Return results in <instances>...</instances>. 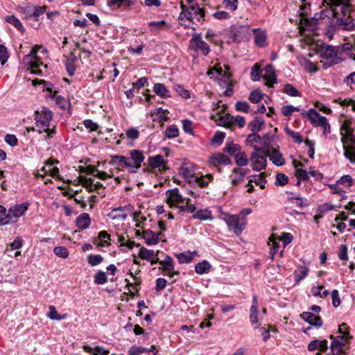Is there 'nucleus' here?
Masks as SVG:
<instances>
[{
	"instance_id": "obj_1",
	"label": "nucleus",
	"mask_w": 355,
	"mask_h": 355,
	"mask_svg": "<svg viewBox=\"0 0 355 355\" xmlns=\"http://www.w3.org/2000/svg\"><path fill=\"white\" fill-rule=\"evenodd\" d=\"M53 113L47 107H42L40 110L35 112V126L40 133H46V139L53 138L55 134V126L50 128Z\"/></svg>"
},
{
	"instance_id": "obj_2",
	"label": "nucleus",
	"mask_w": 355,
	"mask_h": 355,
	"mask_svg": "<svg viewBox=\"0 0 355 355\" xmlns=\"http://www.w3.org/2000/svg\"><path fill=\"white\" fill-rule=\"evenodd\" d=\"M329 7L324 11V16L330 18H341L347 16L351 11L350 0H328Z\"/></svg>"
},
{
	"instance_id": "obj_3",
	"label": "nucleus",
	"mask_w": 355,
	"mask_h": 355,
	"mask_svg": "<svg viewBox=\"0 0 355 355\" xmlns=\"http://www.w3.org/2000/svg\"><path fill=\"white\" fill-rule=\"evenodd\" d=\"M254 151L251 153L250 160L252 163V169L259 171L263 169L267 163V157L270 149H265L257 146H253Z\"/></svg>"
},
{
	"instance_id": "obj_4",
	"label": "nucleus",
	"mask_w": 355,
	"mask_h": 355,
	"mask_svg": "<svg viewBox=\"0 0 355 355\" xmlns=\"http://www.w3.org/2000/svg\"><path fill=\"white\" fill-rule=\"evenodd\" d=\"M340 135L345 156L351 162L355 163V137L353 135V131H341Z\"/></svg>"
},
{
	"instance_id": "obj_5",
	"label": "nucleus",
	"mask_w": 355,
	"mask_h": 355,
	"mask_svg": "<svg viewBox=\"0 0 355 355\" xmlns=\"http://www.w3.org/2000/svg\"><path fill=\"white\" fill-rule=\"evenodd\" d=\"M223 220L226 223L230 230H232L236 235L240 234L245 228V219L240 218L238 215L223 214Z\"/></svg>"
},
{
	"instance_id": "obj_6",
	"label": "nucleus",
	"mask_w": 355,
	"mask_h": 355,
	"mask_svg": "<svg viewBox=\"0 0 355 355\" xmlns=\"http://www.w3.org/2000/svg\"><path fill=\"white\" fill-rule=\"evenodd\" d=\"M229 35L233 42H241L249 38L250 27L248 25H233L230 28Z\"/></svg>"
},
{
	"instance_id": "obj_7",
	"label": "nucleus",
	"mask_w": 355,
	"mask_h": 355,
	"mask_svg": "<svg viewBox=\"0 0 355 355\" xmlns=\"http://www.w3.org/2000/svg\"><path fill=\"white\" fill-rule=\"evenodd\" d=\"M321 57L326 60L323 64L325 69L339 62L337 50L332 46L327 45L324 47L321 53Z\"/></svg>"
},
{
	"instance_id": "obj_8",
	"label": "nucleus",
	"mask_w": 355,
	"mask_h": 355,
	"mask_svg": "<svg viewBox=\"0 0 355 355\" xmlns=\"http://www.w3.org/2000/svg\"><path fill=\"white\" fill-rule=\"evenodd\" d=\"M28 204L27 202L12 206L7 212L6 219L9 220V224L16 223L19 218L24 214L28 209Z\"/></svg>"
},
{
	"instance_id": "obj_9",
	"label": "nucleus",
	"mask_w": 355,
	"mask_h": 355,
	"mask_svg": "<svg viewBox=\"0 0 355 355\" xmlns=\"http://www.w3.org/2000/svg\"><path fill=\"white\" fill-rule=\"evenodd\" d=\"M143 153L139 150H132L130 151V166L129 172L135 173L141 167V163L144 160Z\"/></svg>"
},
{
	"instance_id": "obj_10",
	"label": "nucleus",
	"mask_w": 355,
	"mask_h": 355,
	"mask_svg": "<svg viewBox=\"0 0 355 355\" xmlns=\"http://www.w3.org/2000/svg\"><path fill=\"white\" fill-rule=\"evenodd\" d=\"M334 340L331 344V349L334 355L345 354L346 352L343 349V347L346 345L350 338H347V336H338L334 338L332 336H330Z\"/></svg>"
},
{
	"instance_id": "obj_11",
	"label": "nucleus",
	"mask_w": 355,
	"mask_h": 355,
	"mask_svg": "<svg viewBox=\"0 0 355 355\" xmlns=\"http://www.w3.org/2000/svg\"><path fill=\"white\" fill-rule=\"evenodd\" d=\"M166 202L170 207L175 206L177 204L182 203L186 201L187 204H189L191 202L190 198H184L183 196L180 193L178 189H169L166 193Z\"/></svg>"
},
{
	"instance_id": "obj_12",
	"label": "nucleus",
	"mask_w": 355,
	"mask_h": 355,
	"mask_svg": "<svg viewBox=\"0 0 355 355\" xmlns=\"http://www.w3.org/2000/svg\"><path fill=\"white\" fill-rule=\"evenodd\" d=\"M78 182L89 191H95L98 189L103 187L102 183L99 182H96L94 183V180L92 178H87L84 176H80L78 178Z\"/></svg>"
},
{
	"instance_id": "obj_13",
	"label": "nucleus",
	"mask_w": 355,
	"mask_h": 355,
	"mask_svg": "<svg viewBox=\"0 0 355 355\" xmlns=\"http://www.w3.org/2000/svg\"><path fill=\"white\" fill-rule=\"evenodd\" d=\"M209 161L210 165L215 167H218L221 164L228 165L231 164V159L223 153H216L213 155L211 157H210Z\"/></svg>"
},
{
	"instance_id": "obj_14",
	"label": "nucleus",
	"mask_w": 355,
	"mask_h": 355,
	"mask_svg": "<svg viewBox=\"0 0 355 355\" xmlns=\"http://www.w3.org/2000/svg\"><path fill=\"white\" fill-rule=\"evenodd\" d=\"M148 165L153 168H159V171L165 170L166 161L161 155L150 156L148 159Z\"/></svg>"
},
{
	"instance_id": "obj_15",
	"label": "nucleus",
	"mask_w": 355,
	"mask_h": 355,
	"mask_svg": "<svg viewBox=\"0 0 355 355\" xmlns=\"http://www.w3.org/2000/svg\"><path fill=\"white\" fill-rule=\"evenodd\" d=\"M214 71L218 72L220 75L222 76L221 78L219 79L218 83L221 88H227L229 85L232 84V81L230 79V75L227 73L226 71H223L221 69H212L207 71L208 75L213 74Z\"/></svg>"
},
{
	"instance_id": "obj_16",
	"label": "nucleus",
	"mask_w": 355,
	"mask_h": 355,
	"mask_svg": "<svg viewBox=\"0 0 355 355\" xmlns=\"http://www.w3.org/2000/svg\"><path fill=\"white\" fill-rule=\"evenodd\" d=\"M250 171L249 169H243L240 167L232 170L230 175L231 182L233 185H237L243 180L244 176Z\"/></svg>"
},
{
	"instance_id": "obj_17",
	"label": "nucleus",
	"mask_w": 355,
	"mask_h": 355,
	"mask_svg": "<svg viewBox=\"0 0 355 355\" xmlns=\"http://www.w3.org/2000/svg\"><path fill=\"white\" fill-rule=\"evenodd\" d=\"M127 209V207H119L114 208L108 214L107 216L113 220L123 221L128 216V214L125 212Z\"/></svg>"
},
{
	"instance_id": "obj_18",
	"label": "nucleus",
	"mask_w": 355,
	"mask_h": 355,
	"mask_svg": "<svg viewBox=\"0 0 355 355\" xmlns=\"http://www.w3.org/2000/svg\"><path fill=\"white\" fill-rule=\"evenodd\" d=\"M263 78L266 80V85L269 87H273V85L277 83V76L274 67L271 64H268L265 68V75Z\"/></svg>"
},
{
	"instance_id": "obj_19",
	"label": "nucleus",
	"mask_w": 355,
	"mask_h": 355,
	"mask_svg": "<svg viewBox=\"0 0 355 355\" xmlns=\"http://www.w3.org/2000/svg\"><path fill=\"white\" fill-rule=\"evenodd\" d=\"M159 264L163 266L164 270L167 272V275L171 277H173L175 275H178V272L174 271V263L173 259L166 256L164 260L160 261Z\"/></svg>"
},
{
	"instance_id": "obj_20",
	"label": "nucleus",
	"mask_w": 355,
	"mask_h": 355,
	"mask_svg": "<svg viewBox=\"0 0 355 355\" xmlns=\"http://www.w3.org/2000/svg\"><path fill=\"white\" fill-rule=\"evenodd\" d=\"M301 318L311 325L318 327L322 325L321 318L311 312H303L302 314H301Z\"/></svg>"
},
{
	"instance_id": "obj_21",
	"label": "nucleus",
	"mask_w": 355,
	"mask_h": 355,
	"mask_svg": "<svg viewBox=\"0 0 355 355\" xmlns=\"http://www.w3.org/2000/svg\"><path fill=\"white\" fill-rule=\"evenodd\" d=\"M254 35V43L259 47H265L268 45L267 35L264 31L254 28L252 30Z\"/></svg>"
},
{
	"instance_id": "obj_22",
	"label": "nucleus",
	"mask_w": 355,
	"mask_h": 355,
	"mask_svg": "<svg viewBox=\"0 0 355 355\" xmlns=\"http://www.w3.org/2000/svg\"><path fill=\"white\" fill-rule=\"evenodd\" d=\"M302 114L306 116L310 122L316 127L319 126L320 123V119L324 118L325 116H321L315 109H309L308 111H304Z\"/></svg>"
},
{
	"instance_id": "obj_23",
	"label": "nucleus",
	"mask_w": 355,
	"mask_h": 355,
	"mask_svg": "<svg viewBox=\"0 0 355 355\" xmlns=\"http://www.w3.org/2000/svg\"><path fill=\"white\" fill-rule=\"evenodd\" d=\"M268 157L276 166H283L285 164L282 154L277 149L272 148L271 150H270Z\"/></svg>"
},
{
	"instance_id": "obj_24",
	"label": "nucleus",
	"mask_w": 355,
	"mask_h": 355,
	"mask_svg": "<svg viewBox=\"0 0 355 355\" xmlns=\"http://www.w3.org/2000/svg\"><path fill=\"white\" fill-rule=\"evenodd\" d=\"M258 300L257 297L254 295L252 297V304L250 307V320L252 324L260 325L258 320Z\"/></svg>"
},
{
	"instance_id": "obj_25",
	"label": "nucleus",
	"mask_w": 355,
	"mask_h": 355,
	"mask_svg": "<svg viewBox=\"0 0 355 355\" xmlns=\"http://www.w3.org/2000/svg\"><path fill=\"white\" fill-rule=\"evenodd\" d=\"M110 164L112 165L119 164L122 167H126L129 169L130 159L128 157L123 155H112Z\"/></svg>"
},
{
	"instance_id": "obj_26",
	"label": "nucleus",
	"mask_w": 355,
	"mask_h": 355,
	"mask_svg": "<svg viewBox=\"0 0 355 355\" xmlns=\"http://www.w3.org/2000/svg\"><path fill=\"white\" fill-rule=\"evenodd\" d=\"M337 24L344 30L352 31L355 29V21L349 16L345 18H338Z\"/></svg>"
},
{
	"instance_id": "obj_27",
	"label": "nucleus",
	"mask_w": 355,
	"mask_h": 355,
	"mask_svg": "<svg viewBox=\"0 0 355 355\" xmlns=\"http://www.w3.org/2000/svg\"><path fill=\"white\" fill-rule=\"evenodd\" d=\"M76 225L81 230H85L89 227L91 223L89 215L87 213L81 214L76 218Z\"/></svg>"
},
{
	"instance_id": "obj_28",
	"label": "nucleus",
	"mask_w": 355,
	"mask_h": 355,
	"mask_svg": "<svg viewBox=\"0 0 355 355\" xmlns=\"http://www.w3.org/2000/svg\"><path fill=\"white\" fill-rule=\"evenodd\" d=\"M263 119L257 116L248 124V128L252 132H257L263 129Z\"/></svg>"
},
{
	"instance_id": "obj_29",
	"label": "nucleus",
	"mask_w": 355,
	"mask_h": 355,
	"mask_svg": "<svg viewBox=\"0 0 355 355\" xmlns=\"http://www.w3.org/2000/svg\"><path fill=\"white\" fill-rule=\"evenodd\" d=\"M154 92L162 98H166L171 96L170 91L162 83H156L154 85Z\"/></svg>"
},
{
	"instance_id": "obj_30",
	"label": "nucleus",
	"mask_w": 355,
	"mask_h": 355,
	"mask_svg": "<svg viewBox=\"0 0 355 355\" xmlns=\"http://www.w3.org/2000/svg\"><path fill=\"white\" fill-rule=\"evenodd\" d=\"M107 6L114 7V8H128L133 4L131 0H108Z\"/></svg>"
},
{
	"instance_id": "obj_31",
	"label": "nucleus",
	"mask_w": 355,
	"mask_h": 355,
	"mask_svg": "<svg viewBox=\"0 0 355 355\" xmlns=\"http://www.w3.org/2000/svg\"><path fill=\"white\" fill-rule=\"evenodd\" d=\"M148 245H155L158 243V234L150 230H145L143 235Z\"/></svg>"
},
{
	"instance_id": "obj_32",
	"label": "nucleus",
	"mask_w": 355,
	"mask_h": 355,
	"mask_svg": "<svg viewBox=\"0 0 355 355\" xmlns=\"http://www.w3.org/2000/svg\"><path fill=\"white\" fill-rule=\"evenodd\" d=\"M5 19L8 23L12 24L15 28L20 31L21 33L23 34L25 32V28H24L21 22L15 16L8 15Z\"/></svg>"
},
{
	"instance_id": "obj_33",
	"label": "nucleus",
	"mask_w": 355,
	"mask_h": 355,
	"mask_svg": "<svg viewBox=\"0 0 355 355\" xmlns=\"http://www.w3.org/2000/svg\"><path fill=\"white\" fill-rule=\"evenodd\" d=\"M187 8H189L192 12V19L193 18V16H196L198 17V21H200V19L204 20L205 11L199 7L198 3H196L187 6Z\"/></svg>"
},
{
	"instance_id": "obj_34",
	"label": "nucleus",
	"mask_w": 355,
	"mask_h": 355,
	"mask_svg": "<svg viewBox=\"0 0 355 355\" xmlns=\"http://www.w3.org/2000/svg\"><path fill=\"white\" fill-rule=\"evenodd\" d=\"M309 269L306 266H301L294 272V278L296 284L304 279L309 273Z\"/></svg>"
},
{
	"instance_id": "obj_35",
	"label": "nucleus",
	"mask_w": 355,
	"mask_h": 355,
	"mask_svg": "<svg viewBox=\"0 0 355 355\" xmlns=\"http://www.w3.org/2000/svg\"><path fill=\"white\" fill-rule=\"evenodd\" d=\"M193 41L195 42L196 46L200 50H201L202 53L205 55H207L209 53V52L210 51L209 50V45L205 41H203L201 39V37H196L193 39Z\"/></svg>"
},
{
	"instance_id": "obj_36",
	"label": "nucleus",
	"mask_w": 355,
	"mask_h": 355,
	"mask_svg": "<svg viewBox=\"0 0 355 355\" xmlns=\"http://www.w3.org/2000/svg\"><path fill=\"white\" fill-rule=\"evenodd\" d=\"M211 267V264L207 261L205 260L197 263L196 265L195 270L196 273L202 275L207 273L209 271Z\"/></svg>"
},
{
	"instance_id": "obj_37",
	"label": "nucleus",
	"mask_w": 355,
	"mask_h": 355,
	"mask_svg": "<svg viewBox=\"0 0 355 355\" xmlns=\"http://www.w3.org/2000/svg\"><path fill=\"white\" fill-rule=\"evenodd\" d=\"M248 162L249 159L245 152H239L235 155V162L239 166H247Z\"/></svg>"
},
{
	"instance_id": "obj_38",
	"label": "nucleus",
	"mask_w": 355,
	"mask_h": 355,
	"mask_svg": "<svg viewBox=\"0 0 355 355\" xmlns=\"http://www.w3.org/2000/svg\"><path fill=\"white\" fill-rule=\"evenodd\" d=\"M29 58L31 59L30 67L32 69L31 72L35 74H40L41 71L40 69H37V68L40 66L43 65V63L40 62L37 56L31 57Z\"/></svg>"
},
{
	"instance_id": "obj_39",
	"label": "nucleus",
	"mask_w": 355,
	"mask_h": 355,
	"mask_svg": "<svg viewBox=\"0 0 355 355\" xmlns=\"http://www.w3.org/2000/svg\"><path fill=\"white\" fill-rule=\"evenodd\" d=\"M49 311L47 314V317L49 318L51 320H62L67 318V315L64 314L62 315H60L54 306H49Z\"/></svg>"
},
{
	"instance_id": "obj_40",
	"label": "nucleus",
	"mask_w": 355,
	"mask_h": 355,
	"mask_svg": "<svg viewBox=\"0 0 355 355\" xmlns=\"http://www.w3.org/2000/svg\"><path fill=\"white\" fill-rule=\"evenodd\" d=\"M180 8L182 11L180 14L179 19L183 20L184 19H188L189 21H192V12L187 8V6L181 2Z\"/></svg>"
},
{
	"instance_id": "obj_41",
	"label": "nucleus",
	"mask_w": 355,
	"mask_h": 355,
	"mask_svg": "<svg viewBox=\"0 0 355 355\" xmlns=\"http://www.w3.org/2000/svg\"><path fill=\"white\" fill-rule=\"evenodd\" d=\"M264 94L259 89H254L250 93L248 99L252 103H258L261 101Z\"/></svg>"
},
{
	"instance_id": "obj_42",
	"label": "nucleus",
	"mask_w": 355,
	"mask_h": 355,
	"mask_svg": "<svg viewBox=\"0 0 355 355\" xmlns=\"http://www.w3.org/2000/svg\"><path fill=\"white\" fill-rule=\"evenodd\" d=\"M252 182H254L257 185H259L261 189H264L266 182L265 173H261L259 175H254L253 180L251 179L249 180V184Z\"/></svg>"
},
{
	"instance_id": "obj_43",
	"label": "nucleus",
	"mask_w": 355,
	"mask_h": 355,
	"mask_svg": "<svg viewBox=\"0 0 355 355\" xmlns=\"http://www.w3.org/2000/svg\"><path fill=\"white\" fill-rule=\"evenodd\" d=\"M87 263L92 266H96L103 261V257L100 254H89L87 257Z\"/></svg>"
},
{
	"instance_id": "obj_44",
	"label": "nucleus",
	"mask_w": 355,
	"mask_h": 355,
	"mask_svg": "<svg viewBox=\"0 0 355 355\" xmlns=\"http://www.w3.org/2000/svg\"><path fill=\"white\" fill-rule=\"evenodd\" d=\"M317 22H318L317 19L313 18L311 20L306 19L303 28L304 30L309 31L312 32L313 33H315V32L317 31V26H316Z\"/></svg>"
},
{
	"instance_id": "obj_45",
	"label": "nucleus",
	"mask_w": 355,
	"mask_h": 355,
	"mask_svg": "<svg viewBox=\"0 0 355 355\" xmlns=\"http://www.w3.org/2000/svg\"><path fill=\"white\" fill-rule=\"evenodd\" d=\"M139 256L142 259L150 261L154 256V251L148 250L144 247H141L139 250Z\"/></svg>"
},
{
	"instance_id": "obj_46",
	"label": "nucleus",
	"mask_w": 355,
	"mask_h": 355,
	"mask_svg": "<svg viewBox=\"0 0 355 355\" xmlns=\"http://www.w3.org/2000/svg\"><path fill=\"white\" fill-rule=\"evenodd\" d=\"M284 92L291 96H301L300 92L293 85L289 83H287L284 85Z\"/></svg>"
},
{
	"instance_id": "obj_47",
	"label": "nucleus",
	"mask_w": 355,
	"mask_h": 355,
	"mask_svg": "<svg viewBox=\"0 0 355 355\" xmlns=\"http://www.w3.org/2000/svg\"><path fill=\"white\" fill-rule=\"evenodd\" d=\"M193 218L202 220L211 219V214L207 209L199 210L193 215Z\"/></svg>"
},
{
	"instance_id": "obj_48",
	"label": "nucleus",
	"mask_w": 355,
	"mask_h": 355,
	"mask_svg": "<svg viewBox=\"0 0 355 355\" xmlns=\"http://www.w3.org/2000/svg\"><path fill=\"white\" fill-rule=\"evenodd\" d=\"M177 258L180 263H189L193 260V255L190 252H188L178 254Z\"/></svg>"
},
{
	"instance_id": "obj_49",
	"label": "nucleus",
	"mask_w": 355,
	"mask_h": 355,
	"mask_svg": "<svg viewBox=\"0 0 355 355\" xmlns=\"http://www.w3.org/2000/svg\"><path fill=\"white\" fill-rule=\"evenodd\" d=\"M179 135V130L175 125L168 126L165 130V135L167 138L172 139L177 137Z\"/></svg>"
},
{
	"instance_id": "obj_50",
	"label": "nucleus",
	"mask_w": 355,
	"mask_h": 355,
	"mask_svg": "<svg viewBox=\"0 0 355 355\" xmlns=\"http://www.w3.org/2000/svg\"><path fill=\"white\" fill-rule=\"evenodd\" d=\"M107 282V277L105 275V272H104L102 270H98L95 275H94V283L96 284H104Z\"/></svg>"
},
{
	"instance_id": "obj_51",
	"label": "nucleus",
	"mask_w": 355,
	"mask_h": 355,
	"mask_svg": "<svg viewBox=\"0 0 355 355\" xmlns=\"http://www.w3.org/2000/svg\"><path fill=\"white\" fill-rule=\"evenodd\" d=\"M274 140V136L267 133L261 137V144L263 145L262 148L265 149H270V146L271 145V143Z\"/></svg>"
},
{
	"instance_id": "obj_52",
	"label": "nucleus",
	"mask_w": 355,
	"mask_h": 355,
	"mask_svg": "<svg viewBox=\"0 0 355 355\" xmlns=\"http://www.w3.org/2000/svg\"><path fill=\"white\" fill-rule=\"evenodd\" d=\"M51 97L55 99L56 104L62 109H65L67 105V102L65 98L61 96L57 95V92L54 91Z\"/></svg>"
},
{
	"instance_id": "obj_53",
	"label": "nucleus",
	"mask_w": 355,
	"mask_h": 355,
	"mask_svg": "<svg viewBox=\"0 0 355 355\" xmlns=\"http://www.w3.org/2000/svg\"><path fill=\"white\" fill-rule=\"evenodd\" d=\"M54 253L60 257L66 259L69 256V251L64 246H57L53 249Z\"/></svg>"
},
{
	"instance_id": "obj_54",
	"label": "nucleus",
	"mask_w": 355,
	"mask_h": 355,
	"mask_svg": "<svg viewBox=\"0 0 355 355\" xmlns=\"http://www.w3.org/2000/svg\"><path fill=\"white\" fill-rule=\"evenodd\" d=\"M285 132L293 139L295 143L301 144L303 141L300 132H295L288 128L285 129Z\"/></svg>"
},
{
	"instance_id": "obj_55",
	"label": "nucleus",
	"mask_w": 355,
	"mask_h": 355,
	"mask_svg": "<svg viewBox=\"0 0 355 355\" xmlns=\"http://www.w3.org/2000/svg\"><path fill=\"white\" fill-rule=\"evenodd\" d=\"M144 352H149V350L143 347L132 346L128 350V355H140Z\"/></svg>"
},
{
	"instance_id": "obj_56",
	"label": "nucleus",
	"mask_w": 355,
	"mask_h": 355,
	"mask_svg": "<svg viewBox=\"0 0 355 355\" xmlns=\"http://www.w3.org/2000/svg\"><path fill=\"white\" fill-rule=\"evenodd\" d=\"M76 62V61L69 60H67L66 59L65 67H66V70L67 71V73H68V75L69 76H72L75 73V71L76 70V65H75V62Z\"/></svg>"
},
{
	"instance_id": "obj_57",
	"label": "nucleus",
	"mask_w": 355,
	"mask_h": 355,
	"mask_svg": "<svg viewBox=\"0 0 355 355\" xmlns=\"http://www.w3.org/2000/svg\"><path fill=\"white\" fill-rule=\"evenodd\" d=\"M235 109L238 112L248 113L250 110V105L246 101H237L235 104Z\"/></svg>"
},
{
	"instance_id": "obj_58",
	"label": "nucleus",
	"mask_w": 355,
	"mask_h": 355,
	"mask_svg": "<svg viewBox=\"0 0 355 355\" xmlns=\"http://www.w3.org/2000/svg\"><path fill=\"white\" fill-rule=\"evenodd\" d=\"M319 126L323 129V135L327 137L330 133V125L326 117L320 119V123Z\"/></svg>"
},
{
	"instance_id": "obj_59",
	"label": "nucleus",
	"mask_w": 355,
	"mask_h": 355,
	"mask_svg": "<svg viewBox=\"0 0 355 355\" xmlns=\"http://www.w3.org/2000/svg\"><path fill=\"white\" fill-rule=\"evenodd\" d=\"M261 70L260 69V67L257 64H255L252 67L250 73L252 80L254 81L259 80L261 76Z\"/></svg>"
},
{
	"instance_id": "obj_60",
	"label": "nucleus",
	"mask_w": 355,
	"mask_h": 355,
	"mask_svg": "<svg viewBox=\"0 0 355 355\" xmlns=\"http://www.w3.org/2000/svg\"><path fill=\"white\" fill-rule=\"evenodd\" d=\"M148 26L153 28V29H152L153 31L164 29V28L168 27L166 22L163 20L159 21H150L148 23Z\"/></svg>"
},
{
	"instance_id": "obj_61",
	"label": "nucleus",
	"mask_w": 355,
	"mask_h": 355,
	"mask_svg": "<svg viewBox=\"0 0 355 355\" xmlns=\"http://www.w3.org/2000/svg\"><path fill=\"white\" fill-rule=\"evenodd\" d=\"M246 142L250 144L253 147V143H260L261 144V137L260 135L253 132L252 134H250L247 139Z\"/></svg>"
},
{
	"instance_id": "obj_62",
	"label": "nucleus",
	"mask_w": 355,
	"mask_h": 355,
	"mask_svg": "<svg viewBox=\"0 0 355 355\" xmlns=\"http://www.w3.org/2000/svg\"><path fill=\"white\" fill-rule=\"evenodd\" d=\"M300 109L293 105H284L282 107V113L285 116H290L293 112H299Z\"/></svg>"
},
{
	"instance_id": "obj_63",
	"label": "nucleus",
	"mask_w": 355,
	"mask_h": 355,
	"mask_svg": "<svg viewBox=\"0 0 355 355\" xmlns=\"http://www.w3.org/2000/svg\"><path fill=\"white\" fill-rule=\"evenodd\" d=\"M8 53L6 47L0 44V62L3 65L8 60Z\"/></svg>"
},
{
	"instance_id": "obj_64",
	"label": "nucleus",
	"mask_w": 355,
	"mask_h": 355,
	"mask_svg": "<svg viewBox=\"0 0 355 355\" xmlns=\"http://www.w3.org/2000/svg\"><path fill=\"white\" fill-rule=\"evenodd\" d=\"M288 182V178L283 173H278L276 175L275 184L277 185L284 186Z\"/></svg>"
}]
</instances>
